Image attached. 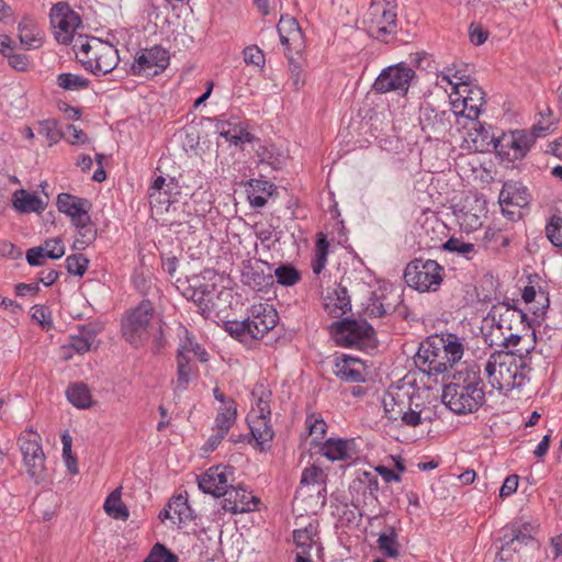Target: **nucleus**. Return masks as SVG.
<instances>
[{
    "mask_svg": "<svg viewBox=\"0 0 562 562\" xmlns=\"http://www.w3.org/2000/svg\"><path fill=\"white\" fill-rule=\"evenodd\" d=\"M445 276V269L436 260L415 258L404 270L403 278L408 286L418 292H436Z\"/></svg>",
    "mask_w": 562,
    "mask_h": 562,
    "instance_id": "nucleus-5",
    "label": "nucleus"
},
{
    "mask_svg": "<svg viewBox=\"0 0 562 562\" xmlns=\"http://www.w3.org/2000/svg\"><path fill=\"white\" fill-rule=\"evenodd\" d=\"M495 153L504 160L514 162L522 159L532 146V137L524 130L503 133L497 138H492Z\"/></svg>",
    "mask_w": 562,
    "mask_h": 562,
    "instance_id": "nucleus-16",
    "label": "nucleus"
},
{
    "mask_svg": "<svg viewBox=\"0 0 562 562\" xmlns=\"http://www.w3.org/2000/svg\"><path fill=\"white\" fill-rule=\"evenodd\" d=\"M154 312L153 303L149 300H143L124 319L123 336L133 347L138 348L148 340V327Z\"/></svg>",
    "mask_w": 562,
    "mask_h": 562,
    "instance_id": "nucleus-7",
    "label": "nucleus"
},
{
    "mask_svg": "<svg viewBox=\"0 0 562 562\" xmlns=\"http://www.w3.org/2000/svg\"><path fill=\"white\" fill-rule=\"evenodd\" d=\"M451 106L458 116L465 119H479L485 104L484 91L472 82H460L457 85Z\"/></svg>",
    "mask_w": 562,
    "mask_h": 562,
    "instance_id": "nucleus-13",
    "label": "nucleus"
},
{
    "mask_svg": "<svg viewBox=\"0 0 562 562\" xmlns=\"http://www.w3.org/2000/svg\"><path fill=\"white\" fill-rule=\"evenodd\" d=\"M273 279L283 286H292L301 280V272L290 263H281L272 272Z\"/></svg>",
    "mask_w": 562,
    "mask_h": 562,
    "instance_id": "nucleus-45",
    "label": "nucleus"
},
{
    "mask_svg": "<svg viewBox=\"0 0 562 562\" xmlns=\"http://www.w3.org/2000/svg\"><path fill=\"white\" fill-rule=\"evenodd\" d=\"M47 203L44 202L38 195L30 193L21 189L13 194V206L20 213H41L45 210Z\"/></svg>",
    "mask_w": 562,
    "mask_h": 562,
    "instance_id": "nucleus-30",
    "label": "nucleus"
},
{
    "mask_svg": "<svg viewBox=\"0 0 562 562\" xmlns=\"http://www.w3.org/2000/svg\"><path fill=\"white\" fill-rule=\"evenodd\" d=\"M323 470L312 465L302 472L293 505L297 510L306 514H316L326 504V488L324 486Z\"/></svg>",
    "mask_w": 562,
    "mask_h": 562,
    "instance_id": "nucleus-4",
    "label": "nucleus"
},
{
    "mask_svg": "<svg viewBox=\"0 0 562 562\" xmlns=\"http://www.w3.org/2000/svg\"><path fill=\"white\" fill-rule=\"evenodd\" d=\"M231 481H234V468L231 465L217 464L207 469L202 475L198 476L200 490L205 494L215 497L225 496L229 490Z\"/></svg>",
    "mask_w": 562,
    "mask_h": 562,
    "instance_id": "nucleus-19",
    "label": "nucleus"
},
{
    "mask_svg": "<svg viewBox=\"0 0 562 562\" xmlns=\"http://www.w3.org/2000/svg\"><path fill=\"white\" fill-rule=\"evenodd\" d=\"M423 404L412 401L411 405L404 409L398 419H401L402 424L405 426L417 427L423 423Z\"/></svg>",
    "mask_w": 562,
    "mask_h": 562,
    "instance_id": "nucleus-52",
    "label": "nucleus"
},
{
    "mask_svg": "<svg viewBox=\"0 0 562 562\" xmlns=\"http://www.w3.org/2000/svg\"><path fill=\"white\" fill-rule=\"evenodd\" d=\"M260 162L269 165L272 169L279 170L284 166L285 156L277 150L274 146L260 145L257 149Z\"/></svg>",
    "mask_w": 562,
    "mask_h": 562,
    "instance_id": "nucleus-46",
    "label": "nucleus"
},
{
    "mask_svg": "<svg viewBox=\"0 0 562 562\" xmlns=\"http://www.w3.org/2000/svg\"><path fill=\"white\" fill-rule=\"evenodd\" d=\"M323 546L317 535V525L310 522L293 531L294 562H317L323 560Z\"/></svg>",
    "mask_w": 562,
    "mask_h": 562,
    "instance_id": "nucleus-12",
    "label": "nucleus"
},
{
    "mask_svg": "<svg viewBox=\"0 0 562 562\" xmlns=\"http://www.w3.org/2000/svg\"><path fill=\"white\" fill-rule=\"evenodd\" d=\"M538 526L531 522H514L510 527L504 529L502 540L504 543L499 548L496 558L501 562L514 560L513 552H519L521 546L536 547L535 533Z\"/></svg>",
    "mask_w": 562,
    "mask_h": 562,
    "instance_id": "nucleus-9",
    "label": "nucleus"
},
{
    "mask_svg": "<svg viewBox=\"0 0 562 562\" xmlns=\"http://www.w3.org/2000/svg\"><path fill=\"white\" fill-rule=\"evenodd\" d=\"M38 133L47 139L48 145H53L63 138L64 128L55 120H45L40 123Z\"/></svg>",
    "mask_w": 562,
    "mask_h": 562,
    "instance_id": "nucleus-50",
    "label": "nucleus"
},
{
    "mask_svg": "<svg viewBox=\"0 0 562 562\" xmlns=\"http://www.w3.org/2000/svg\"><path fill=\"white\" fill-rule=\"evenodd\" d=\"M470 121V125L465 126L468 128V138L473 143V147L475 150H484V147L493 144L492 138L494 136L490 135L488 128H486L477 119H468Z\"/></svg>",
    "mask_w": 562,
    "mask_h": 562,
    "instance_id": "nucleus-38",
    "label": "nucleus"
},
{
    "mask_svg": "<svg viewBox=\"0 0 562 562\" xmlns=\"http://www.w3.org/2000/svg\"><path fill=\"white\" fill-rule=\"evenodd\" d=\"M483 241L486 248L498 251L509 245L510 237L499 228L487 227L483 236Z\"/></svg>",
    "mask_w": 562,
    "mask_h": 562,
    "instance_id": "nucleus-47",
    "label": "nucleus"
},
{
    "mask_svg": "<svg viewBox=\"0 0 562 562\" xmlns=\"http://www.w3.org/2000/svg\"><path fill=\"white\" fill-rule=\"evenodd\" d=\"M18 441L26 472L38 484L44 480L45 474V454L41 436L33 430H29L22 432Z\"/></svg>",
    "mask_w": 562,
    "mask_h": 562,
    "instance_id": "nucleus-8",
    "label": "nucleus"
},
{
    "mask_svg": "<svg viewBox=\"0 0 562 562\" xmlns=\"http://www.w3.org/2000/svg\"><path fill=\"white\" fill-rule=\"evenodd\" d=\"M349 441L346 439H328L322 447V453L331 461L351 459Z\"/></svg>",
    "mask_w": 562,
    "mask_h": 562,
    "instance_id": "nucleus-39",
    "label": "nucleus"
},
{
    "mask_svg": "<svg viewBox=\"0 0 562 562\" xmlns=\"http://www.w3.org/2000/svg\"><path fill=\"white\" fill-rule=\"evenodd\" d=\"M143 562H179L177 554L172 553L165 544L157 542L150 549Z\"/></svg>",
    "mask_w": 562,
    "mask_h": 562,
    "instance_id": "nucleus-51",
    "label": "nucleus"
},
{
    "mask_svg": "<svg viewBox=\"0 0 562 562\" xmlns=\"http://www.w3.org/2000/svg\"><path fill=\"white\" fill-rule=\"evenodd\" d=\"M379 548L385 558H396L398 553L396 535L393 529L389 533L383 532L378 539Z\"/></svg>",
    "mask_w": 562,
    "mask_h": 562,
    "instance_id": "nucleus-54",
    "label": "nucleus"
},
{
    "mask_svg": "<svg viewBox=\"0 0 562 562\" xmlns=\"http://www.w3.org/2000/svg\"><path fill=\"white\" fill-rule=\"evenodd\" d=\"M463 353V344L456 334L432 335L420 342L414 363L422 372L437 376L460 361Z\"/></svg>",
    "mask_w": 562,
    "mask_h": 562,
    "instance_id": "nucleus-3",
    "label": "nucleus"
},
{
    "mask_svg": "<svg viewBox=\"0 0 562 562\" xmlns=\"http://www.w3.org/2000/svg\"><path fill=\"white\" fill-rule=\"evenodd\" d=\"M445 250L457 252L469 258V255L474 252V245L471 243H464L456 237L449 238L443 245Z\"/></svg>",
    "mask_w": 562,
    "mask_h": 562,
    "instance_id": "nucleus-59",
    "label": "nucleus"
},
{
    "mask_svg": "<svg viewBox=\"0 0 562 562\" xmlns=\"http://www.w3.org/2000/svg\"><path fill=\"white\" fill-rule=\"evenodd\" d=\"M103 508L114 519L126 520L130 516L127 507L121 499V490H114L105 499Z\"/></svg>",
    "mask_w": 562,
    "mask_h": 562,
    "instance_id": "nucleus-42",
    "label": "nucleus"
},
{
    "mask_svg": "<svg viewBox=\"0 0 562 562\" xmlns=\"http://www.w3.org/2000/svg\"><path fill=\"white\" fill-rule=\"evenodd\" d=\"M49 19L55 40L63 45L71 44L76 30L81 25L80 15L66 2H58L50 9Z\"/></svg>",
    "mask_w": 562,
    "mask_h": 562,
    "instance_id": "nucleus-15",
    "label": "nucleus"
},
{
    "mask_svg": "<svg viewBox=\"0 0 562 562\" xmlns=\"http://www.w3.org/2000/svg\"><path fill=\"white\" fill-rule=\"evenodd\" d=\"M95 42L101 41L95 37H91V40H89L88 37H83L81 34H79L77 37L74 36L71 44L77 55L81 54V58H88L90 53H94Z\"/></svg>",
    "mask_w": 562,
    "mask_h": 562,
    "instance_id": "nucleus-57",
    "label": "nucleus"
},
{
    "mask_svg": "<svg viewBox=\"0 0 562 562\" xmlns=\"http://www.w3.org/2000/svg\"><path fill=\"white\" fill-rule=\"evenodd\" d=\"M323 300L324 310L334 318H339L351 310V301L347 288L341 284H337L334 289H328Z\"/></svg>",
    "mask_w": 562,
    "mask_h": 562,
    "instance_id": "nucleus-26",
    "label": "nucleus"
},
{
    "mask_svg": "<svg viewBox=\"0 0 562 562\" xmlns=\"http://www.w3.org/2000/svg\"><path fill=\"white\" fill-rule=\"evenodd\" d=\"M47 258L49 259H59L65 255V246L61 238H49L44 241L42 246H40Z\"/></svg>",
    "mask_w": 562,
    "mask_h": 562,
    "instance_id": "nucleus-58",
    "label": "nucleus"
},
{
    "mask_svg": "<svg viewBox=\"0 0 562 562\" xmlns=\"http://www.w3.org/2000/svg\"><path fill=\"white\" fill-rule=\"evenodd\" d=\"M277 30L280 36L281 44L289 48L291 41H300L302 38L301 27L296 19L284 14L281 15L280 21L277 25Z\"/></svg>",
    "mask_w": 562,
    "mask_h": 562,
    "instance_id": "nucleus-36",
    "label": "nucleus"
},
{
    "mask_svg": "<svg viewBox=\"0 0 562 562\" xmlns=\"http://www.w3.org/2000/svg\"><path fill=\"white\" fill-rule=\"evenodd\" d=\"M195 368L192 364L191 358L183 350H178L177 353V381L176 389L180 391L187 390L190 381L194 375Z\"/></svg>",
    "mask_w": 562,
    "mask_h": 562,
    "instance_id": "nucleus-35",
    "label": "nucleus"
},
{
    "mask_svg": "<svg viewBox=\"0 0 562 562\" xmlns=\"http://www.w3.org/2000/svg\"><path fill=\"white\" fill-rule=\"evenodd\" d=\"M19 38L26 49H36L43 45L41 32L34 20L24 18L18 26Z\"/></svg>",
    "mask_w": 562,
    "mask_h": 562,
    "instance_id": "nucleus-31",
    "label": "nucleus"
},
{
    "mask_svg": "<svg viewBox=\"0 0 562 562\" xmlns=\"http://www.w3.org/2000/svg\"><path fill=\"white\" fill-rule=\"evenodd\" d=\"M415 71L405 64L390 66L382 70L373 83V89L379 93L401 90L406 92L414 78Z\"/></svg>",
    "mask_w": 562,
    "mask_h": 562,
    "instance_id": "nucleus-18",
    "label": "nucleus"
},
{
    "mask_svg": "<svg viewBox=\"0 0 562 562\" xmlns=\"http://www.w3.org/2000/svg\"><path fill=\"white\" fill-rule=\"evenodd\" d=\"M63 138H65L71 145L86 144L88 142L87 134L72 124L65 125Z\"/></svg>",
    "mask_w": 562,
    "mask_h": 562,
    "instance_id": "nucleus-62",
    "label": "nucleus"
},
{
    "mask_svg": "<svg viewBox=\"0 0 562 562\" xmlns=\"http://www.w3.org/2000/svg\"><path fill=\"white\" fill-rule=\"evenodd\" d=\"M214 285L207 283H201V285L195 290L194 297H192V302L196 305L199 312L204 316L209 317L213 311V292Z\"/></svg>",
    "mask_w": 562,
    "mask_h": 562,
    "instance_id": "nucleus-40",
    "label": "nucleus"
},
{
    "mask_svg": "<svg viewBox=\"0 0 562 562\" xmlns=\"http://www.w3.org/2000/svg\"><path fill=\"white\" fill-rule=\"evenodd\" d=\"M250 434L260 450L269 448V442L273 439L274 432L270 424V417L248 415L247 417Z\"/></svg>",
    "mask_w": 562,
    "mask_h": 562,
    "instance_id": "nucleus-28",
    "label": "nucleus"
},
{
    "mask_svg": "<svg viewBox=\"0 0 562 562\" xmlns=\"http://www.w3.org/2000/svg\"><path fill=\"white\" fill-rule=\"evenodd\" d=\"M535 349V346L526 348L519 352L518 357L516 352L510 350H496L487 359L484 372L487 378L490 385L498 391H513L520 389L529 381L530 352Z\"/></svg>",
    "mask_w": 562,
    "mask_h": 562,
    "instance_id": "nucleus-2",
    "label": "nucleus"
},
{
    "mask_svg": "<svg viewBox=\"0 0 562 562\" xmlns=\"http://www.w3.org/2000/svg\"><path fill=\"white\" fill-rule=\"evenodd\" d=\"M279 315L272 305L267 303L254 304L248 310L247 321L252 330L251 338L261 339L268 331L273 329L278 323Z\"/></svg>",
    "mask_w": 562,
    "mask_h": 562,
    "instance_id": "nucleus-21",
    "label": "nucleus"
},
{
    "mask_svg": "<svg viewBox=\"0 0 562 562\" xmlns=\"http://www.w3.org/2000/svg\"><path fill=\"white\" fill-rule=\"evenodd\" d=\"M259 499L241 486H229L223 497V509L232 514L249 513L257 508Z\"/></svg>",
    "mask_w": 562,
    "mask_h": 562,
    "instance_id": "nucleus-24",
    "label": "nucleus"
},
{
    "mask_svg": "<svg viewBox=\"0 0 562 562\" xmlns=\"http://www.w3.org/2000/svg\"><path fill=\"white\" fill-rule=\"evenodd\" d=\"M237 418V405L236 402H227V406H223L217 412L215 417V426L216 430H221L224 432H228L231 427L234 425Z\"/></svg>",
    "mask_w": 562,
    "mask_h": 562,
    "instance_id": "nucleus-44",
    "label": "nucleus"
},
{
    "mask_svg": "<svg viewBox=\"0 0 562 562\" xmlns=\"http://www.w3.org/2000/svg\"><path fill=\"white\" fill-rule=\"evenodd\" d=\"M270 397L271 392L261 390L260 395L258 396L256 401V406L251 408L250 413L248 415H258V416H266L270 417L271 409H270Z\"/></svg>",
    "mask_w": 562,
    "mask_h": 562,
    "instance_id": "nucleus-60",
    "label": "nucleus"
},
{
    "mask_svg": "<svg viewBox=\"0 0 562 562\" xmlns=\"http://www.w3.org/2000/svg\"><path fill=\"white\" fill-rule=\"evenodd\" d=\"M546 235L550 243L558 248H562V217L552 215L546 225Z\"/></svg>",
    "mask_w": 562,
    "mask_h": 562,
    "instance_id": "nucleus-53",
    "label": "nucleus"
},
{
    "mask_svg": "<svg viewBox=\"0 0 562 562\" xmlns=\"http://www.w3.org/2000/svg\"><path fill=\"white\" fill-rule=\"evenodd\" d=\"M413 395L414 393L404 387H390L382 402L385 417L391 422L398 420L404 409L411 405Z\"/></svg>",
    "mask_w": 562,
    "mask_h": 562,
    "instance_id": "nucleus-25",
    "label": "nucleus"
},
{
    "mask_svg": "<svg viewBox=\"0 0 562 562\" xmlns=\"http://www.w3.org/2000/svg\"><path fill=\"white\" fill-rule=\"evenodd\" d=\"M244 61L247 65H252L256 67H263L265 65V54L256 45L247 46L243 50Z\"/></svg>",
    "mask_w": 562,
    "mask_h": 562,
    "instance_id": "nucleus-61",
    "label": "nucleus"
},
{
    "mask_svg": "<svg viewBox=\"0 0 562 562\" xmlns=\"http://www.w3.org/2000/svg\"><path fill=\"white\" fill-rule=\"evenodd\" d=\"M481 366L465 363L457 370L449 384L442 391V402L458 415L476 412L485 403L484 382Z\"/></svg>",
    "mask_w": 562,
    "mask_h": 562,
    "instance_id": "nucleus-1",
    "label": "nucleus"
},
{
    "mask_svg": "<svg viewBox=\"0 0 562 562\" xmlns=\"http://www.w3.org/2000/svg\"><path fill=\"white\" fill-rule=\"evenodd\" d=\"M306 425L311 436H315V439L324 438L327 431V425L323 418L308 416L306 419Z\"/></svg>",
    "mask_w": 562,
    "mask_h": 562,
    "instance_id": "nucleus-63",
    "label": "nucleus"
},
{
    "mask_svg": "<svg viewBox=\"0 0 562 562\" xmlns=\"http://www.w3.org/2000/svg\"><path fill=\"white\" fill-rule=\"evenodd\" d=\"M363 24L371 37L386 42L397 30L396 5L389 0H372L363 16Z\"/></svg>",
    "mask_w": 562,
    "mask_h": 562,
    "instance_id": "nucleus-6",
    "label": "nucleus"
},
{
    "mask_svg": "<svg viewBox=\"0 0 562 562\" xmlns=\"http://www.w3.org/2000/svg\"><path fill=\"white\" fill-rule=\"evenodd\" d=\"M173 190H176L175 194H179V188L175 182V179H170L168 182L162 176L157 177L153 184L148 190V194L150 199H155L159 203L170 204L173 201L171 200V195L173 194Z\"/></svg>",
    "mask_w": 562,
    "mask_h": 562,
    "instance_id": "nucleus-34",
    "label": "nucleus"
},
{
    "mask_svg": "<svg viewBox=\"0 0 562 562\" xmlns=\"http://www.w3.org/2000/svg\"><path fill=\"white\" fill-rule=\"evenodd\" d=\"M225 329L232 337L239 340L240 342H248L249 340H254L251 338L252 330L250 329L247 318L244 321L226 322Z\"/></svg>",
    "mask_w": 562,
    "mask_h": 562,
    "instance_id": "nucleus-49",
    "label": "nucleus"
},
{
    "mask_svg": "<svg viewBox=\"0 0 562 562\" xmlns=\"http://www.w3.org/2000/svg\"><path fill=\"white\" fill-rule=\"evenodd\" d=\"M215 130L221 137L240 149H244L245 144H251L256 140L255 135L248 132L241 123L216 120Z\"/></svg>",
    "mask_w": 562,
    "mask_h": 562,
    "instance_id": "nucleus-27",
    "label": "nucleus"
},
{
    "mask_svg": "<svg viewBox=\"0 0 562 562\" xmlns=\"http://www.w3.org/2000/svg\"><path fill=\"white\" fill-rule=\"evenodd\" d=\"M248 200L251 206L262 207L267 204L268 196L272 195L276 187L267 180L251 179L248 182Z\"/></svg>",
    "mask_w": 562,
    "mask_h": 562,
    "instance_id": "nucleus-32",
    "label": "nucleus"
},
{
    "mask_svg": "<svg viewBox=\"0 0 562 562\" xmlns=\"http://www.w3.org/2000/svg\"><path fill=\"white\" fill-rule=\"evenodd\" d=\"M499 204L503 213L509 215L512 218L515 212L510 211V206L526 207L530 203V194L527 187L518 181H506L498 196Z\"/></svg>",
    "mask_w": 562,
    "mask_h": 562,
    "instance_id": "nucleus-23",
    "label": "nucleus"
},
{
    "mask_svg": "<svg viewBox=\"0 0 562 562\" xmlns=\"http://www.w3.org/2000/svg\"><path fill=\"white\" fill-rule=\"evenodd\" d=\"M82 66L94 75L111 72L119 63L117 49L104 42H95L93 57L79 58Z\"/></svg>",
    "mask_w": 562,
    "mask_h": 562,
    "instance_id": "nucleus-20",
    "label": "nucleus"
},
{
    "mask_svg": "<svg viewBox=\"0 0 562 562\" xmlns=\"http://www.w3.org/2000/svg\"><path fill=\"white\" fill-rule=\"evenodd\" d=\"M66 396L79 409H87L93 404L90 389L82 382L70 384L66 390Z\"/></svg>",
    "mask_w": 562,
    "mask_h": 562,
    "instance_id": "nucleus-37",
    "label": "nucleus"
},
{
    "mask_svg": "<svg viewBox=\"0 0 562 562\" xmlns=\"http://www.w3.org/2000/svg\"><path fill=\"white\" fill-rule=\"evenodd\" d=\"M56 205L60 213L70 217L75 226H85V223L90 222L91 202L87 199L69 193H60L57 196Z\"/></svg>",
    "mask_w": 562,
    "mask_h": 562,
    "instance_id": "nucleus-22",
    "label": "nucleus"
},
{
    "mask_svg": "<svg viewBox=\"0 0 562 562\" xmlns=\"http://www.w3.org/2000/svg\"><path fill=\"white\" fill-rule=\"evenodd\" d=\"M169 508L172 509L176 517L177 525L186 524L192 520V510L189 507L187 499L182 495L175 496L169 502Z\"/></svg>",
    "mask_w": 562,
    "mask_h": 562,
    "instance_id": "nucleus-48",
    "label": "nucleus"
},
{
    "mask_svg": "<svg viewBox=\"0 0 562 562\" xmlns=\"http://www.w3.org/2000/svg\"><path fill=\"white\" fill-rule=\"evenodd\" d=\"M169 63L170 54L161 45L139 48L131 65V72L135 76H157L167 69Z\"/></svg>",
    "mask_w": 562,
    "mask_h": 562,
    "instance_id": "nucleus-14",
    "label": "nucleus"
},
{
    "mask_svg": "<svg viewBox=\"0 0 562 562\" xmlns=\"http://www.w3.org/2000/svg\"><path fill=\"white\" fill-rule=\"evenodd\" d=\"M358 362V359L350 356H341L335 361L334 373L344 382H363V374L360 370L352 368V364Z\"/></svg>",
    "mask_w": 562,
    "mask_h": 562,
    "instance_id": "nucleus-33",
    "label": "nucleus"
},
{
    "mask_svg": "<svg viewBox=\"0 0 562 562\" xmlns=\"http://www.w3.org/2000/svg\"><path fill=\"white\" fill-rule=\"evenodd\" d=\"M79 228L80 238H77L74 243V248L77 250H83L88 247L92 241L95 240L97 229L91 221L89 223H85V226H76Z\"/></svg>",
    "mask_w": 562,
    "mask_h": 562,
    "instance_id": "nucleus-56",
    "label": "nucleus"
},
{
    "mask_svg": "<svg viewBox=\"0 0 562 562\" xmlns=\"http://www.w3.org/2000/svg\"><path fill=\"white\" fill-rule=\"evenodd\" d=\"M56 85L65 91H80L89 87L90 80L81 75L61 72L56 78Z\"/></svg>",
    "mask_w": 562,
    "mask_h": 562,
    "instance_id": "nucleus-43",
    "label": "nucleus"
},
{
    "mask_svg": "<svg viewBox=\"0 0 562 562\" xmlns=\"http://www.w3.org/2000/svg\"><path fill=\"white\" fill-rule=\"evenodd\" d=\"M488 316L502 335L507 331L527 330L530 326L528 316L522 310L505 303L494 305Z\"/></svg>",
    "mask_w": 562,
    "mask_h": 562,
    "instance_id": "nucleus-17",
    "label": "nucleus"
},
{
    "mask_svg": "<svg viewBox=\"0 0 562 562\" xmlns=\"http://www.w3.org/2000/svg\"><path fill=\"white\" fill-rule=\"evenodd\" d=\"M68 273L82 277L89 266V259L82 254L70 255L65 260Z\"/></svg>",
    "mask_w": 562,
    "mask_h": 562,
    "instance_id": "nucleus-55",
    "label": "nucleus"
},
{
    "mask_svg": "<svg viewBox=\"0 0 562 562\" xmlns=\"http://www.w3.org/2000/svg\"><path fill=\"white\" fill-rule=\"evenodd\" d=\"M97 334V329L90 328L89 326H82L80 327L78 335L70 336L69 347L77 353L82 355L91 349Z\"/></svg>",
    "mask_w": 562,
    "mask_h": 562,
    "instance_id": "nucleus-41",
    "label": "nucleus"
},
{
    "mask_svg": "<svg viewBox=\"0 0 562 562\" xmlns=\"http://www.w3.org/2000/svg\"><path fill=\"white\" fill-rule=\"evenodd\" d=\"M454 117H458V114L452 106L448 110H440L430 103H425L419 108V124L429 139L445 138L452 127Z\"/></svg>",
    "mask_w": 562,
    "mask_h": 562,
    "instance_id": "nucleus-10",
    "label": "nucleus"
},
{
    "mask_svg": "<svg viewBox=\"0 0 562 562\" xmlns=\"http://www.w3.org/2000/svg\"><path fill=\"white\" fill-rule=\"evenodd\" d=\"M366 312L371 317H382L386 314V308L375 292H371Z\"/></svg>",
    "mask_w": 562,
    "mask_h": 562,
    "instance_id": "nucleus-64",
    "label": "nucleus"
},
{
    "mask_svg": "<svg viewBox=\"0 0 562 562\" xmlns=\"http://www.w3.org/2000/svg\"><path fill=\"white\" fill-rule=\"evenodd\" d=\"M260 262L268 266L270 270L269 273H265L259 266H247L241 273L243 282L256 291H262L266 288L271 286L274 282L273 274L271 272V265L265 261Z\"/></svg>",
    "mask_w": 562,
    "mask_h": 562,
    "instance_id": "nucleus-29",
    "label": "nucleus"
},
{
    "mask_svg": "<svg viewBox=\"0 0 562 562\" xmlns=\"http://www.w3.org/2000/svg\"><path fill=\"white\" fill-rule=\"evenodd\" d=\"M329 329L337 345L348 348L370 340L375 334L373 327L367 321L349 317L334 322Z\"/></svg>",
    "mask_w": 562,
    "mask_h": 562,
    "instance_id": "nucleus-11",
    "label": "nucleus"
}]
</instances>
